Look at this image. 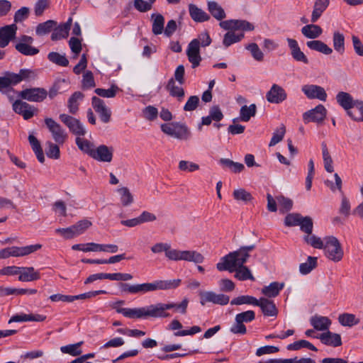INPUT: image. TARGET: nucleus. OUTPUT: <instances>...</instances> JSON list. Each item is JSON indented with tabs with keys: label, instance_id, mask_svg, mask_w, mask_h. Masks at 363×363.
<instances>
[{
	"label": "nucleus",
	"instance_id": "nucleus-1",
	"mask_svg": "<svg viewBox=\"0 0 363 363\" xmlns=\"http://www.w3.org/2000/svg\"><path fill=\"white\" fill-rule=\"evenodd\" d=\"M182 282L180 279L171 280H156L152 283L138 284L130 285L125 283H120L119 287L123 292L135 294H145L157 290H169L177 288Z\"/></svg>",
	"mask_w": 363,
	"mask_h": 363
},
{
	"label": "nucleus",
	"instance_id": "nucleus-2",
	"mask_svg": "<svg viewBox=\"0 0 363 363\" xmlns=\"http://www.w3.org/2000/svg\"><path fill=\"white\" fill-rule=\"evenodd\" d=\"M151 251L155 254L164 252L165 256L169 259L174 261L184 260L200 264L204 260V257L197 251L172 249L170 245L168 243H156L152 246Z\"/></svg>",
	"mask_w": 363,
	"mask_h": 363
},
{
	"label": "nucleus",
	"instance_id": "nucleus-3",
	"mask_svg": "<svg viewBox=\"0 0 363 363\" xmlns=\"http://www.w3.org/2000/svg\"><path fill=\"white\" fill-rule=\"evenodd\" d=\"M255 248V245L241 246L238 250L228 253L217 263V269L220 272H232V270L235 269V267H242L247 262L250 256V252Z\"/></svg>",
	"mask_w": 363,
	"mask_h": 363
},
{
	"label": "nucleus",
	"instance_id": "nucleus-4",
	"mask_svg": "<svg viewBox=\"0 0 363 363\" xmlns=\"http://www.w3.org/2000/svg\"><path fill=\"white\" fill-rule=\"evenodd\" d=\"M323 250L325 256L331 261L338 262L342 260L344 252L339 240L334 236L325 238Z\"/></svg>",
	"mask_w": 363,
	"mask_h": 363
},
{
	"label": "nucleus",
	"instance_id": "nucleus-5",
	"mask_svg": "<svg viewBox=\"0 0 363 363\" xmlns=\"http://www.w3.org/2000/svg\"><path fill=\"white\" fill-rule=\"evenodd\" d=\"M255 319V313L249 310L238 313L235 317V322L230 328V331L233 334L245 335L247 333V328L245 323H248Z\"/></svg>",
	"mask_w": 363,
	"mask_h": 363
},
{
	"label": "nucleus",
	"instance_id": "nucleus-6",
	"mask_svg": "<svg viewBox=\"0 0 363 363\" xmlns=\"http://www.w3.org/2000/svg\"><path fill=\"white\" fill-rule=\"evenodd\" d=\"M42 245L35 244L24 247L13 246L0 250V259H6L9 257H23L28 255L40 249Z\"/></svg>",
	"mask_w": 363,
	"mask_h": 363
},
{
	"label": "nucleus",
	"instance_id": "nucleus-7",
	"mask_svg": "<svg viewBox=\"0 0 363 363\" xmlns=\"http://www.w3.org/2000/svg\"><path fill=\"white\" fill-rule=\"evenodd\" d=\"M73 250H79L84 252H107L116 253L118 251V247L113 244H98L95 242H89L86 244H76L72 245Z\"/></svg>",
	"mask_w": 363,
	"mask_h": 363
},
{
	"label": "nucleus",
	"instance_id": "nucleus-8",
	"mask_svg": "<svg viewBox=\"0 0 363 363\" xmlns=\"http://www.w3.org/2000/svg\"><path fill=\"white\" fill-rule=\"evenodd\" d=\"M200 304L204 306L207 303L225 306L230 301V296L224 294H216L212 291H201L199 293Z\"/></svg>",
	"mask_w": 363,
	"mask_h": 363
},
{
	"label": "nucleus",
	"instance_id": "nucleus-9",
	"mask_svg": "<svg viewBox=\"0 0 363 363\" xmlns=\"http://www.w3.org/2000/svg\"><path fill=\"white\" fill-rule=\"evenodd\" d=\"M34 39L29 35H21L15 44V49L21 54L26 56H33L39 53L38 48L32 46Z\"/></svg>",
	"mask_w": 363,
	"mask_h": 363
},
{
	"label": "nucleus",
	"instance_id": "nucleus-10",
	"mask_svg": "<svg viewBox=\"0 0 363 363\" xmlns=\"http://www.w3.org/2000/svg\"><path fill=\"white\" fill-rule=\"evenodd\" d=\"M45 124L52 134L55 142L59 145H62L67 138L65 130L52 118H45Z\"/></svg>",
	"mask_w": 363,
	"mask_h": 363
},
{
	"label": "nucleus",
	"instance_id": "nucleus-11",
	"mask_svg": "<svg viewBox=\"0 0 363 363\" xmlns=\"http://www.w3.org/2000/svg\"><path fill=\"white\" fill-rule=\"evenodd\" d=\"M59 118L74 135L84 136L86 134V130L79 119L65 113L60 114Z\"/></svg>",
	"mask_w": 363,
	"mask_h": 363
},
{
	"label": "nucleus",
	"instance_id": "nucleus-12",
	"mask_svg": "<svg viewBox=\"0 0 363 363\" xmlns=\"http://www.w3.org/2000/svg\"><path fill=\"white\" fill-rule=\"evenodd\" d=\"M48 96V91L44 88H30L19 92L21 99L33 102H42Z\"/></svg>",
	"mask_w": 363,
	"mask_h": 363
},
{
	"label": "nucleus",
	"instance_id": "nucleus-13",
	"mask_svg": "<svg viewBox=\"0 0 363 363\" xmlns=\"http://www.w3.org/2000/svg\"><path fill=\"white\" fill-rule=\"evenodd\" d=\"M327 110L322 104H319L303 114V120L305 123L314 122L322 123L326 117Z\"/></svg>",
	"mask_w": 363,
	"mask_h": 363
},
{
	"label": "nucleus",
	"instance_id": "nucleus-14",
	"mask_svg": "<svg viewBox=\"0 0 363 363\" xmlns=\"http://www.w3.org/2000/svg\"><path fill=\"white\" fill-rule=\"evenodd\" d=\"M287 99L285 89L279 84H273L266 94V99L271 104H279Z\"/></svg>",
	"mask_w": 363,
	"mask_h": 363
},
{
	"label": "nucleus",
	"instance_id": "nucleus-15",
	"mask_svg": "<svg viewBox=\"0 0 363 363\" xmlns=\"http://www.w3.org/2000/svg\"><path fill=\"white\" fill-rule=\"evenodd\" d=\"M91 105L94 111L99 114L101 121L108 123L111 121V111L105 104V102L97 96L91 99Z\"/></svg>",
	"mask_w": 363,
	"mask_h": 363
},
{
	"label": "nucleus",
	"instance_id": "nucleus-16",
	"mask_svg": "<svg viewBox=\"0 0 363 363\" xmlns=\"http://www.w3.org/2000/svg\"><path fill=\"white\" fill-rule=\"evenodd\" d=\"M186 55L192 65V68L199 66L202 60L200 55L199 40L194 39L188 45Z\"/></svg>",
	"mask_w": 363,
	"mask_h": 363
},
{
	"label": "nucleus",
	"instance_id": "nucleus-17",
	"mask_svg": "<svg viewBox=\"0 0 363 363\" xmlns=\"http://www.w3.org/2000/svg\"><path fill=\"white\" fill-rule=\"evenodd\" d=\"M162 130L167 135L177 139H184L188 134V129L185 125L164 123L161 125Z\"/></svg>",
	"mask_w": 363,
	"mask_h": 363
},
{
	"label": "nucleus",
	"instance_id": "nucleus-18",
	"mask_svg": "<svg viewBox=\"0 0 363 363\" xmlns=\"http://www.w3.org/2000/svg\"><path fill=\"white\" fill-rule=\"evenodd\" d=\"M302 91L310 99H317L322 101L327 99V94L323 87L315 84H306L302 86Z\"/></svg>",
	"mask_w": 363,
	"mask_h": 363
},
{
	"label": "nucleus",
	"instance_id": "nucleus-19",
	"mask_svg": "<svg viewBox=\"0 0 363 363\" xmlns=\"http://www.w3.org/2000/svg\"><path fill=\"white\" fill-rule=\"evenodd\" d=\"M337 103L346 111L350 117H353V112L351 111L354 108L358 100H354L352 96L347 92L340 91L336 95Z\"/></svg>",
	"mask_w": 363,
	"mask_h": 363
},
{
	"label": "nucleus",
	"instance_id": "nucleus-20",
	"mask_svg": "<svg viewBox=\"0 0 363 363\" xmlns=\"http://www.w3.org/2000/svg\"><path fill=\"white\" fill-rule=\"evenodd\" d=\"M167 303H157L145 307L146 318H169L171 314L167 311Z\"/></svg>",
	"mask_w": 363,
	"mask_h": 363
},
{
	"label": "nucleus",
	"instance_id": "nucleus-21",
	"mask_svg": "<svg viewBox=\"0 0 363 363\" xmlns=\"http://www.w3.org/2000/svg\"><path fill=\"white\" fill-rule=\"evenodd\" d=\"M13 109L16 113L22 115L25 120L31 118L38 111L36 108L21 100H16L13 104Z\"/></svg>",
	"mask_w": 363,
	"mask_h": 363
},
{
	"label": "nucleus",
	"instance_id": "nucleus-22",
	"mask_svg": "<svg viewBox=\"0 0 363 363\" xmlns=\"http://www.w3.org/2000/svg\"><path fill=\"white\" fill-rule=\"evenodd\" d=\"M18 27L16 23L5 26L0 28V48L6 47L15 38Z\"/></svg>",
	"mask_w": 363,
	"mask_h": 363
},
{
	"label": "nucleus",
	"instance_id": "nucleus-23",
	"mask_svg": "<svg viewBox=\"0 0 363 363\" xmlns=\"http://www.w3.org/2000/svg\"><path fill=\"white\" fill-rule=\"evenodd\" d=\"M113 149L105 145H101L94 149L91 157L103 162H111L113 159Z\"/></svg>",
	"mask_w": 363,
	"mask_h": 363
},
{
	"label": "nucleus",
	"instance_id": "nucleus-24",
	"mask_svg": "<svg viewBox=\"0 0 363 363\" xmlns=\"http://www.w3.org/2000/svg\"><path fill=\"white\" fill-rule=\"evenodd\" d=\"M286 40L291 50V55L294 60L297 62L308 64V60L306 55L301 50L297 41L292 38H287Z\"/></svg>",
	"mask_w": 363,
	"mask_h": 363
},
{
	"label": "nucleus",
	"instance_id": "nucleus-25",
	"mask_svg": "<svg viewBox=\"0 0 363 363\" xmlns=\"http://www.w3.org/2000/svg\"><path fill=\"white\" fill-rule=\"evenodd\" d=\"M259 306L264 315L265 316H277L278 310L273 301H271L267 298H260L258 300Z\"/></svg>",
	"mask_w": 363,
	"mask_h": 363
},
{
	"label": "nucleus",
	"instance_id": "nucleus-26",
	"mask_svg": "<svg viewBox=\"0 0 363 363\" xmlns=\"http://www.w3.org/2000/svg\"><path fill=\"white\" fill-rule=\"evenodd\" d=\"M72 19L69 18L68 21L59 26L56 27L51 35V40L53 41L66 38L68 36L70 30Z\"/></svg>",
	"mask_w": 363,
	"mask_h": 363
},
{
	"label": "nucleus",
	"instance_id": "nucleus-27",
	"mask_svg": "<svg viewBox=\"0 0 363 363\" xmlns=\"http://www.w3.org/2000/svg\"><path fill=\"white\" fill-rule=\"evenodd\" d=\"M69 88V83L64 79H57L51 88L48 91V95L50 99H53L58 94H62L67 91Z\"/></svg>",
	"mask_w": 363,
	"mask_h": 363
},
{
	"label": "nucleus",
	"instance_id": "nucleus-28",
	"mask_svg": "<svg viewBox=\"0 0 363 363\" xmlns=\"http://www.w3.org/2000/svg\"><path fill=\"white\" fill-rule=\"evenodd\" d=\"M319 339L326 345H330L333 347H338L342 345L341 336L337 333H333L330 331H327L326 333H322Z\"/></svg>",
	"mask_w": 363,
	"mask_h": 363
},
{
	"label": "nucleus",
	"instance_id": "nucleus-29",
	"mask_svg": "<svg viewBox=\"0 0 363 363\" xmlns=\"http://www.w3.org/2000/svg\"><path fill=\"white\" fill-rule=\"evenodd\" d=\"M167 90L169 91V95L172 97H176L179 101H182L185 96V92L182 85H177L175 80L173 78L169 79L167 86Z\"/></svg>",
	"mask_w": 363,
	"mask_h": 363
},
{
	"label": "nucleus",
	"instance_id": "nucleus-30",
	"mask_svg": "<svg viewBox=\"0 0 363 363\" xmlns=\"http://www.w3.org/2000/svg\"><path fill=\"white\" fill-rule=\"evenodd\" d=\"M330 4V0H315L311 14V22L315 23Z\"/></svg>",
	"mask_w": 363,
	"mask_h": 363
},
{
	"label": "nucleus",
	"instance_id": "nucleus-31",
	"mask_svg": "<svg viewBox=\"0 0 363 363\" xmlns=\"http://www.w3.org/2000/svg\"><path fill=\"white\" fill-rule=\"evenodd\" d=\"M40 278V272L35 271L33 267H21L18 280L21 281H33Z\"/></svg>",
	"mask_w": 363,
	"mask_h": 363
},
{
	"label": "nucleus",
	"instance_id": "nucleus-32",
	"mask_svg": "<svg viewBox=\"0 0 363 363\" xmlns=\"http://www.w3.org/2000/svg\"><path fill=\"white\" fill-rule=\"evenodd\" d=\"M311 325L316 330L323 331L328 330L331 320L326 316L315 315L310 319Z\"/></svg>",
	"mask_w": 363,
	"mask_h": 363
},
{
	"label": "nucleus",
	"instance_id": "nucleus-33",
	"mask_svg": "<svg viewBox=\"0 0 363 363\" xmlns=\"http://www.w3.org/2000/svg\"><path fill=\"white\" fill-rule=\"evenodd\" d=\"M189 15L196 22H204L209 20L210 16L201 9L193 4L189 5Z\"/></svg>",
	"mask_w": 363,
	"mask_h": 363
},
{
	"label": "nucleus",
	"instance_id": "nucleus-34",
	"mask_svg": "<svg viewBox=\"0 0 363 363\" xmlns=\"http://www.w3.org/2000/svg\"><path fill=\"white\" fill-rule=\"evenodd\" d=\"M301 33L307 38L315 39L323 33V29L320 26L313 23L311 24L304 26L301 28Z\"/></svg>",
	"mask_w": 363,
	"mask_h": 363
},
{
	"label": "nucleus",
	"instance_id": "nucleus-35",
	"mask_svg": "<svg viewBox=\"0 0 363 363\" xmlns=\"http://www.w3.org/2000/svg\"><path fill=\"white\" fill-rule=\"evenodd\" d=\"M84 95L81 91H75L69 98L67 108L72 114H76L79 111V102L83 100Z\"/></svg>",
	"mask_w": 363,
	"mask_h": 363
},
{
	"label": "nucleus",
	"instance_id": "nucleus-36",
	"mask_svg": "<svg viewBox=\"0 0 363 363\" xmlns=\"http://www.w3.org/2000/svg\"><path fill=\"white\" fill-rule=\"evenodd\" d=\"M284 287V283L274 281L268 286L262 289V294L268 298H274L279 295L281 290Z\"/></svg>",
	"mask_w": 363,
	"mask_h": 363
},
{
	"label": "nucleus",
	"instance_id": "nucleus-37",
	"mask_svg": "<svg viewBox=\"0 0 363 363\" xmlns=\"http://www.w3.org/2000/svg\"><path fill=\"white\" fill-rule=\"evenodd\" d=\"M118 313L129 318H146L145 307L118 310Z\"/></svg>",
	"mask_w": 363,
	"mask_h": 363
},
{
	"label": "nucleus",
	"instance_id": "nucleus-38",
	"mask_svg": "<svg viewBox=\"0 0 363 363\" xmlns=\"http://www.w3.org/2000/svg\"><path fill=\"white\" fill-rule=\"evenodd\" d=\"M306 45L311 50L321 52L325 55H330L333 52L332 48H330L321 40H314L307 41Z\"/></svg>",
	"mask_w": 363,
	"mask_h": 363
},
{
	"label": "nucleus",
	"instance_id": "nucleus-39",
	"mask_svg": "<svg viewBox=\"0 0 363 363\" xmlns=\"http://www.w3.org/2000/svg\"><path fill=\"white\" fill-rule=\"evenodd\" d=\"M257 363H317L315 359L310 357H297L290 359H270L265 362H259Z\"/></svg>",
	"mask_w": 363,
	"mask_h": 363
},
{
	"label": "nucleus",
	"instance_id": "nucleus-40",
	"mask_svg": "<svg viewBox=\"0 0 363 363\" xmlns=\"http://www.w3.org/2000/svg\"><path fill=\"white\" fill-rule=\"evenodd\" d=\"M235 269L232 270V272H235V277L240 281L251 280L255 281V277L251 273L250 269L245 266L235 267Z\"/></svg>",
	"mask_w": 363,
	"mask_h": 363
},
{
	"label": "nucleus",
	"instance_id": "nucleus-41",
	"mask_svg": "<svg viewBox=\"0 0 363 363\" xmlns=\"http://www.w3.org/2000/svg\"><path fill=\"white\" fill-rule=\"evenodd\" d=\"M28 141L38 160L40 163H43L45 162V157L39 140L33 135H29Z\"/></svg>",
	"mask_w": 363,
	"mask_h": 363
},
{
	"label": "nucleus",
	"instance_id": "nucleus-42",
	"mask_svg": "<svg viewBox=\"0 0 363 363\" xmlns=\"http://www.w3.org/2000/svg\"><path fill=\"white\" fill-rule=\"evenodd\" d=\"M258 300L259 299L252 296L242 295L233 298L230 301V304L233 306H240L246 304L257 306L258 304Z\"/></svg>",
	"mask_w": 363,
	"mask_h": 363
},
{
	"label": "nucleus",
	"instance_id": "nucleus-43",
	"mask_svg": "<svg viewBox=\"0 0 363 363\" xmlns=\"http://www.w3.org/2000/svg\"><path fill=\"white\" fill-rule=\"evenodd\" d=\"M57 25V22L53 20H48L45 22L39 23L35 28L37 35L42 36L50 33L54 27Z\"/></svg>",
	"mask_w": 363,
	"mask_h": 363
},
{
	"label": "nucleus",
	"instance_id": "nucleus-44",
	"mask_svg": "<svg viewBox=\"0 0 363 363\" xmlns=\"http://www.w3.org/2000/svg\"><path fill=\"white\" fill-rule=\"evenodd\" d=\"M302 348H307L315 352L318 351V349L313 344L306 340L296 341L286 347V349L290 351H297Z\"/></svg>",
	"mask_w": 363,
	"mask_h": 363
},
{
	"label": "nucleus",
	"instance_id": "nucleus-45",
	"mask_svg": "<svg viewBox=\"0 0 363 363\" xmlns=\"http://www.w3.org/2000/svg\"><path fill=\"white\" fill-rule=\"evenodd\" d=\"M153 22L152 31L155 35H160L164 30V18L160 13H152L151 16Z\"/></svg>",
	"mask_w": 363,
	"mask_h": 363
},
{
	"label": "nucleus",
	"instance_id": "nucleus-46",
	"mask_svg": "<svg viewBox=\"0 0 363 363\" xmlns=\"http://www.w3.org/2000/svg\"><path fill=\"white\" fill-rule=\"evenodd\" d=\"M208 9L211 15L217 20L220 21L225 18V13L224 10L216 1H208Z\"/></svg>",
	"mask_w": 363,
	"mask_h": 363
},
{
	"label": "nucleus",
	"instance_id": "nucleus-47",
	"mask_svg": "<svg viewBox=\"0 0 363 363\" xmlns=\"http://www.w3.org/2000/svg\"><path fill=\"white\" fill-rule=\"evenodd\" d=\"M257 111V106L255 104L250 105L249 106L245 105L242 106L240 111V118L242 121L247 122L250 118L255 116Z\"/></svg>",
	"mask_w": 363,
	"mask_h": 363
},
{
	"label": "nucleus",
	"instance_id": "nucleus-48",
	"mask_svg": "<svg viewBox=\"0 0 363 363\" xmlns=\"http://www.w3.org/2000/svg\"><path fill=\"white\" fill-rule=\"evenodd\" d=\"M48 59L50 62L58 66L67 67L69 65V60L66 57L65 55H62L57 52H50L48 55Z\"/></svg>",
	"mask_w": 363,
	"mask_h": 363
},
{
	"label": "nucleus",
	"instance_id": "nucleus-49",
	"mask_svg": "<svg viewBox=\"0 0 363 363\" xmlns=\"http://www.w3.org/2000/svg\"><path fill=\"white\" fill-rule=\"evenodd\" d=\"M83 342L81 341L75 344L62 346L60 351L64 354H68L73 357L79 356L82 353V350L80 348Z\"/></svg>",
	"mask_w": 363,
	"mask_h": 363
},
{
	"label": "nucleus",
	"instance_id": "nucleus-50",
	"mask_svg": "<svg viewBox=\"0 0 363 363\" xmlns=\"http://www.w3.org/2000/svg\"><path fill=\"white\" fill-rule=\"evenodd\" d=\"M76 144L81 151L91 157L92 152L95 149L92 143L86 139L77 137L76 138Z\"/></svg>",
	"mask_w": 363,
	"mask_h": 363
},
{
	"label": "nucleus",
	"instance_id": "nucleus-51",
	"mask_svg": "<svg viewBox=\"0 0 363 363\" xmlns=\"http://www.w3.org/2000/svg\"><path fill=\"white\" fill-rule=\"evenodd\" d=\"M189 302V299L187 298H184L181 303H167V310L173 309L174 312L184 315L186 313Z\"/></svg>",
	"mask_w": 363,
	"mask_h": 363
},
{
	"label": "nucleus",
	"instance_id": "nucleus-52",
	"mask_svg": "<svg viewBox=\"0 0 363 363\" xmlns=\"http://www.w3.org/2000/svg\"><path fill=\"white\" fill-rule=\"evenodd\" d=\"M333 43L334 49L340 54L345 52V37L340 32H335L333 36Z\"/></svg>",
	"mask_w": 363,
	"mask_h": 363
},
{
	"label": "nucleus",
	"instance_id": "nucleus-53",
	"mask_svg": "<svg viewBox=\"0 0 363 363\" xmlns=\"http://www.w3.org/2000/svg\"><path fill=\"white\" fill-rule=\"evenodd\" d=\"M317 266V257H308L307 262L301 263L299 266V271L302 274H307Z\"/></svg>",
	"mask_w": 363,
	"mask_h": 363
},
{
	"label": "nucleus",
	"instance_id": "nucleus-54",
	"mask_svg": "<svg viewBox=\"0 0 363 363\" xmlns=\"http://www.w3.org/2000/svg\"><path fill=\"white\" fill-rule=\"evenodd\" d=\"M120 90L119 87L116 84H112L108 89L97 88L94 92L99 96L104 98H113L116 96L117 92Z\"/></svg>",
	"mask_w": 363,
	"mask_h": 363
},
{
	"label": "nucleus",
	"instance_id": "nucleus-55",
	"mask_svg": "<svg viewBox=\"0 0 363 363\" xmlns=\"http://www.w3.org/2000/svg\"><path fill=\"white\" fill-rule=\"evenodd\" d=\"M277 201L279 206V211L281 213H284L292 208L293 201L291 199L283 195H279L277 196Z\"/></svg>",
	"mask_w": 363,
	"mask_h": 363
},
{
	"label": "nucleus",
	"instance_id": "nucleus-56",
	"mask_svg": "<svg viewBox=\"0 0 363 363\" xmlns=\"http://www.w3.org/2000/svg\"><path fill=\"white\" fill-rule=\"evenodd\" d=\"M117 191L121 194V201L123 206H128L133 203V196L127 187H121Z\"/></svg>",
	"mask_w": 363,
	"mask_h": 363
},
{
	"label": "nucleus",
	"instance_id": "nucleus-57",
	"mask_svg": "<svg viewBox=\"0 0 363 363\" xmlns=\"http://www.w3.org/2000/svg\"><path fill=\"white\" fill-rule=\"evenodd\" d=\"M233 196L235 200L244 203H247L253 199L252 194L242 188L234 190Z\"/></svg>",
	"mask_w": 363,
	"mask_h": 363
},
{
	"label": "nucleus",
	"instance_id": "nucleus-58",
	"mask_svg": "<svg viewBox=\"0 0 363 363\" xmlns=\"http://www.w3.org/2000/svg\"><path fill=\"white\" fill-rule=\"evenodd\" d=\"M286 133V128L284 125L281 124L279 128L276 129L274 132L273 133L272 138H271V140L269 142V146L272 147L276 145L277 143L281 142L285 135Z\"/></svg>",
	"mask_w": 363,
	"mask_h": 363
},
{
	"label": "nucleus",
	"instance_id": "nucleus-59",
	"mask_svg": "<svg viewBox=\"0 0 363 363\" xmlns=\"http://www.w3.org/2000/svg\"><path fill=\"white\" fill-rule=\"evenodd\" d=\"M304 241L309 245L312 246L314 248L317 249H323L324 242L320 239V238H318L315 236V235L312 234H307L303 236Z\"/></svg>",
	"mask_w": 363,
	"mask_h": 363
},
{
	"label": "nucleus",
	"instance_id": "nucleus-60",
	"mask_svg": "<svg viewBox=\"0 0 363 363\" xmlns=\"http://www.w3.org/2000/svg\"><path fill=\"white\" fill-rule=\"evenodd\" d=\"M338 320L344 326H353L359 323L355 315L351 313H343L339 315Z\"/></svg>",
	"mask_w": 363,
	"mask_h": 363
},
{
	"label": "nucleus",
	"instance_id": "nucleus-61",
	"mask_svg": "<svg viewBox=\"0 0 363 363\" xmlns=\"http://www.w3.org/2000/svg\"><path fill=\"white\" fill-rule=\"evenodd\" d=\"M298 225L300 226L301 230L305 233L306 235L312 234L313 228V222L311 217L302 216Z\"/></svg>",
	"mask_w": 363,
	"mask_h": 363
},
{
	"label": "nucleus",
	"instance_id": "nucleus-62",
	"mask_svg": "<svg viewBox=\"0 0 363 363\" xmlns=\"http://www.w3.org/2000/svg\"><path fill=\"white\" fill-rule=\"evenodd\" d=\"M243 38H244L243 33L237 35L233 32H228L224 35L223 43L225 47H229L232 44L240 41Z\"/></svg>",
	"mask_w": 363,
	"mask_h": 363
},
{
	"label": "nucleus",
	"instance_id": "nucleus-63",
	"mask_svg": "<svg viewBox=\"0 0 363 363\" xmlns=\"http://www.w3.org/2000/svg\"><path fill=\"white\" fill-rule=\"evenodd\" d=\"M91 225V221L84 219L79 220L76 224L72 225V227L75 235L77 236L84 233Z\"/></svg>",
	"mask_w": 363,
	"mask_h": 363
},
{
	"label": "nucleus",
	"instance_id": "nucleus-64",
	"mask_svg": "<svg viewBox=\"0 0 363 363\" xmlns=\"http://www.w3.org/2000/svg\"><path fill=\"white\" fill-rule=\"evenodd\" d=\"M246 49L251 52L252 57L255 60L262 62L264 60V54L256 43H252L249 44L246 47Z\"/></svg>",
	"mask_w": 363,
	"mask_h": 363
}]
</instances>
